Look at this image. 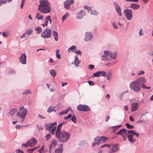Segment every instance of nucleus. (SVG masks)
<instances>
[{"instance_id":"1","label":"nucleus","mask_w":153,"mask_h":153,"mask_svg":"<svg viewBox=\"0 0 153 153\" xmlns=\"http://www.w3.org/2000/svg\"><path fill=\"white\" fill-rule=\"evenodd\" d=\"M146 81V79L144 78L141 77L138 78L136 80L130 83V88L135 92H138L141 88V83H145Z\"/></svg>"},{"instance_id":"2","label":"nucleus","mask_w":153,"mask_h":153,"mask_svg":"<svg viewBox=\"0 0 153 153\" xmlns=\"http://www.w3.org/2000/svg\"><path fill=\"white\" fill-rule=\"evenodd\" d=\"M55 136L60 143H65L69 139L70 134L64 131H56Z\"/></svg>"},{"instance_id":"3","label":"nucleus","mask_w":153,"mask_h":153,"mask_svg":"<svg viewBox=\"0 0 153 153\" xmlns=\"http://www.w3.org/2000/svg\"><path fill=\"white\" fill-rule=\"evenodd\" d=\"M38 10L44 13H48L51 11L49 3L47 0H42L40 1V4L39 5Z\"/></svg>"},{"instance_id":"4","label":"nucleus","mask_w":153,"mask_h":153,"mask_svg":"<svg viewBox=\"0 0 153 153\" xmlns=\"http://www.w3.org/2000/svg\"><path fill=\"white\" fill-rule=\"evenodd\" d=\"M134 135H135L137 137H139V134L135 132L134 131H127V137L129 141L133 143L135 141V139L133 138V137Z\"/></svg>"},{"instance_id":"5","label":"nucleus","mask_w":153,"mask_h":153,"mask_svg":"<svg viewBox=\"0 0 153 153\" xmlns=\"http://www.w3.org/2000/svg\"><path fill=\"white\" fill-rule=\"evenodd\" d=\"M24 106H21L19 108V112L16 114V115L21 118L24 119L27 113V110L24 108Z\"/></svg>"},{"instance_id":"6","label":"nucleus","mask_w":153,"mask_h":153,"mask_svg":"<svg viewBox=\"0 0 153 153\" xmlns=\"http://www.w3.org/2000/svg\"><path fill=\"white\" fill-rule=\"evenodd\" d=\"M51 35V30L49 28H47L41 34V36L45 38L50 37Z\"/></svg>"},{"instance_id":"7","label":"nucleus","mask_w":153,"mask_h":153,"mask_svg":"<svg viewBox=\"0 0 153 153\" xmlns=\"http://www.w3.org/2000/svg\"><path fill=\"white\" fill-rule=\"evenodd\" d=\"M124 13L126 18L128 20H131L132 18V11L128 9H126L124 10Z\"/></svg>"},{"instance_id":"8","label":"nucleus","mask_w":153,"mask_h":153,"mask_svg":"<svg viewBox=\"0 0 153 153\" xmlns=\"http://www.w3.org/2000/svg\"><path fill=\"white\" fill-rule=\"evenodd\" d=\"M77 109L79 111H86L90 110L88 106L85 105H79L77 106Z\"/></svg>"},{"instance_id":"9","label":"nucleus","mask_w":153,"mask_h":153,"mask_svg":"<svg viewBox=\"0 0 153 153\" xmlns=\"http://www.w3.org/2000/svg\"><path fill=\"white\" fill-rule=\"evenodd\" d=\"M29 146H32L33 145H35L37 143V141L36 139L34 138H32L29 140L27 142Z\"/></svg>"},{"instance_id":"10","label":"nucleus","mask_w":153,"mask_h":153,"mask_svg":"<svg viewBox=\"0 0 153 153\" xmlns=\"http://www.w3.org/2000/svg\"><path fill=\"white\" fill-rule=\"evenodd\" d=\"M26 56L25 53H22L19 57V61L23 64H25L26 63Z\"/></svg>"},{"instance_id":"11","label":"nucleus","mask_w":153,"mask_h":153,"mask_svg":"<svg viewBox=\"0 0 153 153\" xmlns=\"http://www.w3.org/2000/svg\"><path fill=\"white\" fill-rule=\"evenodd\" d=\"M74 3V0H67L64 2L65 7L66 9H69L70 5Z\"/></svg>"},{"instance_id":"12","label":"nucleus","mask_w":153,"mask_h":153,"mask_svg":"<svg viewBox=\"0 0 153 153\" xmlns=\"http://www.w3.org/2000/svg\"><path fill=\"white\" fill-rule=\"evenodd\" d=\"M110 147H111V150L109 152V153H112L115 152L119 149L118 146L116 145H114L112 143L110 145Z\"/></svg>"},{"instance_id":"13","label":"nucleus","mask_w":153,"mask_h":153,"mask_svg":"<svg viewBox=\"0 0 153 153\" xmlns=\"http://www.w3.org/2000/svg\"><path fill=\"white\" fill-rule=\"evenodd\" d=\"M92 37V36L91 33L89 32H86L84 40L85 41H88L91 40Z\"/></svg>"},{"instance_id":"14","label":"nucleus","mask_w":153,"mask_h":153,"mask_svg":"<svg viewBox=\"0 0 153 153\" xmlns=\"http://www.w3.org/2000/svg\"><path fill=\"white\" fill-rule=\"evenodd\" d=\"M84 8L88 10V12L90 13V14L92 15H97L98 13L96 11H94V13L92 12V9L91 7H89L87 6H84Z\"/></svg>"},{"instance_id":"15","label":"nucleus","mask_w":153,"mask_h":153,"mask_svg":"<svg viewBox=\"0 0 153 153\" xmlns=\"http://www.w3.org/2000/svg\"><path fill=\"white\" fill-rule=\"evenodd\" d=\"M127 132V130L123 128L120 130V131L116 134H120L123 137L126 136V134Z\"/></svg>"},{"instance_id":"16","label":"nucleus","mask_w":153,"mask_h":153,"mask_svg":"<svg viewBox=\"0 0 153 153\" xmlns=\"http://www.w3.org/2000/svg\"><path fill=\"white\" fill-rule=\"evenodd\" d=\"M138 103L136 102L132 103L131 104V111H133L136 110L138 108Z\"/></svg>"},{"instance_id":"17","label":"nucleus","mask_w":153,"mask_h":153,"mask_svg":"<svg viewBox=\"0 0 153 153\" xmlns=\"http://www.w3.org/2000/svg\"><path fill=\"white\" fill-rule=\"evenodd\" d=\"M86 15V12L84 10H81L77 14V18L81 19L82 18L83 16Z\"/></svg>"},{"instance_id":"18","label":"nucleus","mask_w":153,"mask_h":153,"mask_svg":"<svg viewBox=\"0 0 153 153\" xmlns=\"http://www.w3.org/2000/svg\"><path fill=\"white\" fill-rule=\"evenodd\" d=\"M104 54L102 56V59L103 60H108L109 59V58L108 57L109 52L108 51H105Z\"/></svg>"},{"instance_id":"19","label":"nucleus","mask_w":153,"mask_h":153,"mask_svg":"<svg viewBox=\"0 0 153 153\" xmlns=\"http://www.w3.org/2000/svg\"><path fill=\"white\" fill-rule=\"evenodd\" d=\"M116 10L118 13V15L120 16H122L121 10L120 6L117 3L114 4Z\"/></svg>"},{"instance_id":"20","label":"nucleus","mask_w":153,"mask_h":153,"mask_svg":"<svg viewBox=\"0 0 153 153\" xmlns=\"http://www.w3.org/2000/svg\"><path fill=\"white\" fill-rule=\"evenodd\" d=\"M49 21L50 23L51 24L52 21L51 18V16H48L46 17L45 21L44 24H42V25L44 27L45 26H47L48 25V23Z\"/></svg>"},{"instance_id":"21","label":"nucleus","mask_w":153,"mask_h":153,"mask_svg":"<svg viewBox=\"0 0 153 153\" xmlns=\"http://www.w3.org/2000/svg\"><path fill=\"white\" fill-rule=\"evenodd\" d=\"M108 139V138H107L105 137H96V138H95V140L96 141H98L99 142H100V141L101 140H102L103 141H104L106 140V139H107L106 140H107Z\"/></svg>"},{"instance_id":"22","label":"nucleus","mask_w":153,"mask_h":153,"mask_svg":"<svg viewBox=\"0 0 153 153\" xmlns=\"http://www.w3.org/2000/svg\"><path fill=\"white\" fill-rule=\"evenodd\" d=\"M18 111V109L17 108H12L10 110L8 114L10 116L13 115Z\"/></svg>"},{"instance_id":"23","label":"nucleus","mask_w":153,"mask_h":153,"mask_svg":"<svg viewBox=\"0 0 153 153\" xmlns=\"http://www.w3.org/2000/svg\"><path fill=\"white\" fill-rule=\"evenodd\" d=\"M76 47L75 46H72L69 48H68V51L69 52H71L72 51L74 53H76Z\"/></svg>"},{"instance_id":"24","label":"nucleus","mask_w":153,"mask_h":153,"mask_svg":"<svg viewBox=\"0 0 153 153\" xmlns=\"http://www.w3.org/2000/svg\"><path fill=\"white\" fill-rule=\"evenodd\" d=\"M46 128V130L48 131H50L51 130V128H52L53 125H51V123L46 124L45 125Z\"/></svg>"},{"instance_id":"25","label":"nucleus","mask_w":153,"mask_h":153,"mask_svg":"<svg viewBox=\"0 0 153 153\" xmlns=\"http://www.w3.org/2000/svg\"><path fill=\"white\" fill-rule=\"evenodd\" d=\"M61 146L58 148V149H56L55 150V153H62L63 151V147L62 144L61 145Z\"/></svg>"},{"instance_id":"26","label":"nucleus","mask_w":153,"mask_h":153,"mask_svg":"<svg viewBox=\"0 0 153 153\" xmlns=\"http://www.w3.org/2000/svg\"><path fill=\"white\" fill-rule=\"evenodd\" d=\"M130 7L135 10L138 9L140 7V6L138 4H131Z\"/></svg>"},{"instance_id":"27","label":"nucleus","mask_w":153,"mask_h":153,"mask_svg":"<svg viewBox=\"0 0 153 153\" xmlns=\"http://www.w3.org/2000/svg\"><path fill=\"white\" fill-rule=\"evenodd\" d=\"M69 109L67 108L64 110L63 111L60 112V113H59V115H62L67 114L68 112V111H69L70 109H71V111H72V109H71V107H69Z\"/></svg>"},{"instance_id":"28","label":"nucleus","mask_w":153,"mask_h":153,"mask_svg":"<svg viewBox=\"0 0 153 153\" xmlns=\"http://www.w3.org/2000/svg\"><path fill=\"white\" fill-rule=\"evenodd\" d=\"M36 18L38 20H42L43 19V16L42 15L39 13H37L36 16Z\"/></svg>"},{"instance_id":"29","label":"nucleus","mask_w":153,"mask_h":153,"mask_svg":"<svg viewBox=\"0 0 153 153\" xmlns=\"http://www.w3.org/2000/svg\"><path fill=\"white\" fill-rule=\"evenodd\" d=\"M35 30L38 33H40L42 31V29L39 26H36L35 28Z\"/></svg>"},{"instance_id":"30","label":"nucleus","mask_w":153,"mask_h":153,"mask_svg":"<svg viewBox=\"0 0 153 153\" xmlns=\"http://www.w3.org/2000/svg\"><path fill=\"white\" fill-rule=\"evenodd\" d=\"M117 53L116 52L114 53H111L109 52L108 56L113 59H115L116 57Z\"/></svg>"},{"instance_id":"31","label":"nucleus","mask_w":153,"mask_h":153,"mask_svg":"<svg viewBox=\"0 0 153 153\" xmlns=\"http://www.w3.org/2000/svg\"><path fill=\"white\" fill-rule=\"evenodd\" d=\"M53 34L54 37V39L56 41H57L58 40V33L55 31H53Z\"/></svg>"},{"instance_id":"32","label":"nucleus","mask_w":153,"mask_h":153,"mask_svg":"<svg viewBox=\"0 0 153 153\" xmlns=\"http://www.w3.org/2000/svg\"><path fill=\"white\" fill-rule=\"evenodd\" d=\"M50 74L51 76L53 77H55L56 74V71L53 69H52L50 70Z\"/></svg>"},{"instance_id":"33","label":"nucleus","mask_w":153,"mask_h":153,"mask_svg":"<svg viewBox=\"0 0 153 153\" xmlns=\"http://www.w3.org/2000/svg\"><path fill=\"white\" fill-rule=\"evenodd\" d=\"M69 16V13H67L65 15H64L62 18V21L63 22Z\"/></svg>"},{"instance_id":"34","label":"nucleus","mask_w":153,"mask_h":153,"mask_svg":"<svg viewBox=\"0 0 153 153\" xmlns=\"http://www.w3.org/2000/svg\"><path fill=\"white\" fill-rule=\"evenodd\" d=\"M56 129V126H53L52 127V128L51 129V130L49 131L53 135H54L55 134V130Z\"/></svg>"},{"instance_id":"35","label":"nucleus","mask_w":153,"mask_h":153,"mask_svg":"<svg viewBox=\"0 0 153 153\" xmlns=\"http://www.w3.org/2000/svg\"><path fill=\"white\" fill-rule=\"evenodd\" d=\"M112 77V75L110 72H108L106 75V78L108 80H110Z\"/></svg>"},{"instance_id":"36","label":"nucleus","mask_w":153,"mask_h":153,"mask_svg":"<svg viewBox=\"0 0 153 153\" xmlns=\"http://www.w3.org/2000/svg\"><path fill=\"white\" fill-rule=\"evenodd\" d=\"M33 32V30L32 29H29L27 30L25 33L26 36H28L31 34Z\"/></svg>"},{"instance_id":"37","label":"nucleus","mask_w":153,"mask_h":153,"mask_svg":"<svg viewBox=\"0 0 153 153\" xmlns=\"http://www.w3.org/2000/svg\"><path fill=\"white\" fill-rule=\"evenodd\" d=\"M54 107L53 106H51L49 107L47 110L48 113H50L53 111Z\"/></svg>"},{"instance_id":"38","label":"nucleus","mask_w":153,"mask_h":153,"mask_svg":"<svg viewBox=\"0 0 153 153\" xmlns=\"http://www.w3.org/2000/svg\"><path fill=\"white\" fill-rule=\"evenodd\" d=\"M100 76V71L94 73L93 75V77H98Z\"/></svg>"},{"instance_id":"39","label":"nucleus","mask_w":153,"mask_h":153,"mask_svg":"<svg viewBox=\"0 0 153 153\" xmlns=\"http://www.w3.org/2000/svg\"><path fill=\"white\" fill-rule=\"evenodd\" d=\"M31 91L30 90H27L25 92L23 93V94H25V95H30L31 93Z\"/></svg>"},{"instance_id":"40","label":"nucleus","mask_w":153,"mask_h":153,"mask_svg":"<svg viewBox=\"0 0 153 153\" xmlns=\"http://www.w3.org/2000/svg\"><path fill=\"white\" fill-rule=\"evenodd\" d=\"M36 149V147H34L32 149H28L27 151L29 153H32V152Z\"/></svg>"},{"instance_id":"41","label":"nucleus","mask_w":153,"mask_h":153,"mask_svg":"<svg viewBox=\"0 0 153 153\" xmlns=\"http://www.w3.org/2000/svg\"><path fill=\"white\" fill-rule=\"evenodd\" d=\"M126 126L129 129H132L134 128V126L130 125L128 123H127L125 124Z\"/></svg>"},{"instance_id":"42","label":"nucleus","mask_w":153,"mask_h":153,"mask_svg":"<svg viewBox=\"0 0 153 153\" xmlns=\"http://www.w3.org/2000/svg\"><path fill=\"white\" fill-rule=\"evenodd\" d=\"M121 125H119L117 126H113L112 127L114 130L116 131L118 130L121 127Z\"/></svg>"},{"instance_id":"43","label":"nucleus","mask_w":153,"mask_h":153,"mask_svg":"<svg viewBox=\"0 0 153 153\" xmlns=\"http://www.w3.org/2000/svg\"><path fill=\"white\" fill-rule=\"evenodd\" d=\"M59 50L58 49H57L56 51V56L57 58L58 59L61 58L60 55L59 53Z\"/></svg>"},{"instance_id":"44","label":"nucleus","mask_w":153,"mask_h":153,"mask_svg":"<svg viewBox=\"0 0 153 153\" xmlns=\"http://www.w3.org/2000/svg\"><path fill=\"white\" fill-rule=\"evenodd\" d=\"M64 122H62L58 126L56 131H60L59 126H62L64 124Z\"/></svg>"},{"instance_id":"45","label":"nucleus","mask_w":153,"mask_h":153,"mask_svg":"<svg viewBox=\"0 0 153 153\" xmlns=\"http://www.w3.org/2000/svg\"><path fill=\"white\" fill-rule=\"evenodd\" d=\"M64 122H62L58 126L56 131H60L59 126H62L64 124Z\"/></svg>"},{"instance_id":"46","label":"nucleus","mask_w":153,"mask_h":153,"mask_svg":"<svg viewBox=\"0 0 153 153\" xmlns=\"http://www.w3.org/2000/svg\"><path fill=\"white\" fill-rule=\"evenodd\" d=\"M71 120L73 121L74 123H76V119L74 116H73V117L71 118Z\"/></svg>"},{"instance_id":"47","label":"nucleus","mask_w":153,"mask_h":153,"mask_svg":"<svg viewBox=\"0 0 153 153\" xmlns=\"http://www.w3.org/2000/svg\"><path fill=\"white\" fill-rule=\"evenodd\" d=\"M106 72L103 71H100V76L102 75L103 76H106Z\"/></svg>"},{"instance_id":"48","label":"nucleus","mask_w":153,"mask_h":153,"mask_svg":"<svg viewBox=\"0 0 153 153\" xmlns=\"http://www.w3.org/2000/svg\"><path fill=\"white\" fill-rule=\"evenodd\" d=\"M55 146H53V145L51 144V145H50V147H49V151L50 153H51L52 151V150H51V149H54V148H55Z\"/></svg>"},{"instance_id":"49","label":"nucleus","mask_w":153,"mask_h":153,"mask_svg":"<svg viewBox=\"0 0 153 153\" xmlns=\"http://www.w3.org/2000/svg\"><path fill=\"white\" fill-rule=\"evenodd\" d=\"M36 127L38 128V131H39L40 130L43 129V128L42 126H39V125H36Z\"/></svg>"},{"instance_id":"50","label":"nucleus","mask_w":153,"mask_h":153,"mask_svg":"<svg viewBox=\"0 0 153 153\" xmlns=\"http://www.w3.org/2000/svg\"><path fill=\"white\" fill-rule=\"evenodd\" d=\"M7 1V0L6 1V0H4L3 1L0 0V6L2 4H4L6 3Z\"/></svg>"},{"instance_id":"51","label":"nucleus","mask_w":153,"mask_h":153,"mask_svg":"<svg viewBox=\"0 0 153 153\" xmlns=\"http://www.w3.org/2000/svg\"><path fill=\"white\" fill-rule=\"evenodd\" d=\"M51 144H52L54 146H55L57 144L55 140H52Z\"/></svg>"},{"instance_id":"52","label":"nucleus","mask_w":153,"mask_h":153,"mask_svg":"<svg viewBox=\"0 0 153 153\" xmlns=\"http://www.w3.org/2000/svg\"><path fill=\"white\" fill-rule=\"evenodd\" d=\"M25 0H22V1L21 4V5H20V8L21 9L23 7L24 4L25 3Z\"/></svg>"},{"instance_id":"53","label":"nucleus","mask_w":153,"mask_h":153,"mask_svg":"<svg viewBox=\"0 0 153 153\" xmlns=\"http://www.w3.org/2000/svg\"><path fill=\"white\" fill-rule=\"evenodd\" d=\"M110 145L108 144H104L101 146V147L102 148H104L105 147H110Z\"/></svg>"},{"instance_id":"54","label":"nucleus","mask_w":153,"mask_h":153,"mask_svg":"<svg viewBox=\"0 0 153 153\" xmlns=\"http://www.w3.org/2000/svg\"><path fill=\"white\" fill-rule=\"evenodd\" d=\"M72 117V115L71 114H69L67 117H64V119L67 120L71 118Z\"/></svg>"},{"instance_id":"55","label":"nucleus","mask_w":153,"mask_h":153,"mask_svg":"<svg viewBox=\"0 0 153 153\" xmlns=\"http://www.w3.org/2000/svg\"><path fill=\"white\" fill-rule=\"evenodd\" d=\"M88 68L90 69H93L94 67V66L92 65H88Z\"/></svg>"},{"instance_id":"56","label":"nucleus","mask_w":153,"mask_h":153,"mask_svg":"<svg viewBox=\"0 0 153 153\" xmlns=\"http://www.w3.org/2000/svg\"><path fill=\"white\" fill-rule=\"evenodd\" d=\"M87 82L90 85H94V82L91 81H88Z\"/></svg>"},{"instance_id":"57","label":"nucleus","mask_w":153,"mask_h":153,"mask_svg":"<svg viewBox=\"0 0 153 153\" xmlns=\"http://www.w3.org/2000/svg\"><path fill=\"white\" fill-rule=\"evenodd\" d=\"M26 36V34H25V33H23L22 35V36H20V38L21 39H22L24 37H25V36Z\"/></svg>"},{"instance_id":"58","label":"nucleus","mask_w":153,"mask_h":153,"mask_svg":"<svg viewBox=\"0 0 153 153\" xmlns=\"http://www.w3.org/2000/svg\"><path fill=\"white\" fill-rule=\"evenodd\" d=\"M22 146L25 147H26L28 146V143H27V142L25 143H23Z\"/></svg>"},{"instance_id":"59","label":"nucleus","mask_w":153,"mask_h":153,"mask_svg":"<svg viewBox=\"0 0 153 153\" xmlns=\"http://www.w3.org/2000/svg\"><path fill=\"white\" fill-rule=\"evenodd\" d=\"M100 143V142H95L94 143L92 144V146H95L96 144H97V145L99 144V143Z\"/></svg>"},{"instance_id":"60","label":"nucleus","mask_w":153,"mask_h":153,"mask_svg":"<svg viewBox=\"0 0 153 153\" xmlns=\"http://www.w3.org/2000/svg\"><path fill=\"white\" fill-rule=\"evenodd\" d=\"M43 147H44V145H43L42 147H41V149H39V152L40 153H42L43 152Z\"/></svg>"},{"instance_id":"61","label":"nucleus","mask_w":153,"mask_h":153,"mask_svg":"<svg viewBox=\"0 0 153 153\" xmlns=\"http://www.w3.org/2000/svg\"><path fill=\"white\" fill-rule=\"evenodd\" d=\"M51 135L50 134H47L46 136L47 140L49 139L51 137Z\"/></svg>"},{"instance_id":"62","label":"nucleus","mask_w":153,"mask_h":153,"mask_svg":"<svg viewBox=\"0 0 153 153\" xmlns=\"http://www.w3.org/2000/svg\"><path fill=\"white\" fill-rule=\"evenodd\" d=\"M142 29H141L140 30V31L139 32V36H141L143 35V34L142 33Z\"/></svg>"},{"instance_id":"63","label":"nucleus","mask_w":153,"mask_h":153,"mask_svg":"<svg viewBox=\"0 0 153 153\" xmlns=\"http://www.w3.org/2000/svg\"><path fill=\"white\" fill-rule=\"evenodd\" d=\"M145 73V72L143 71H140L138 73V75H140L142 74H143Z\"/></svg>"},{"instance_id":"64","label":"nucleus","mask_w":153,"mask_h":153,"mask_svg":"<svg viewBox=\"0 0 153 153\" xmlns=\"http://www.w3.org/2000/svg\"><path fill=\"white\" fill-rule=\"evenodd\" d=\"M129 119H130V120L131 121H132V122H134V118L131 116H129Z\"/></svg>"}]
</instances>
